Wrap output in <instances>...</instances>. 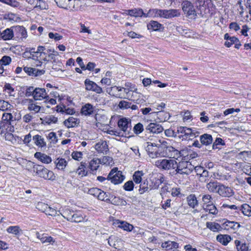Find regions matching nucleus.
I'll use <instances>...</instances> for the list:
<instances>
[{
  "label": "nucleus",
  "instance_id": "1",
  "mask_svg": "<svg viewBox=\"0 0 251 251\" xmlns=\"http://www.w3.org/2000/svg\"><path fill=\"white\" fill-rule=\"evenodd\" d=\"M33 171L39 177L46 180H54L55 176L53 172L49 170L43 166L32 164Z\"/></svg>",
  "mask_w": 251,
  "mask_h": 251
},
{
  "label": "nucleus",
  "instance_id": "2",
  "mask_svg": "<svg viewBox=\"0 0 251 251\" xmlns=\"http://www.w3.org/2000/svg\"><path fill=\"white\" fill-rule=\"evenodd\" d=\"M194 165L187 161H181L176 162V174L188 176L195 170Z\"/></svg>",
  "mask_w": 251,
  "mask_h": 251
},
{
  "label": "nucleus",
  "instance_id": "3",
  "mask_svg": "<svg viewBox=\"0 0 251 251\" xmlns=\"http://www.w3.org/2000/svg\"><path fill=\"white\" fill-rule=\"evenodd\" d=\"M118 126L120 130L123 131L125 137H130L132 136L131 135L132 126L130 119L122 118L118 121Z\"/></svg>",
  "mask_w": 251,
  "mask_h": 251
},
{
  "label": "nucleus",
  "instance_id": "4",
  "mask_svg": "<svg viewBox=\"0 0 251 251\" xmlns=\"http://www.w3.org/2000/svg\"><path fill=\"white\" fill-rule=\"evenodd\" d=\"M125 176L122 175L121 171H118L115 167L111 170L107 176V181L110 180L114 184H118L123 182Z\"/></svg>",
  "mask_w": 251,
  "mask_h": 251
},
{
  "label": "nucleus",
  "instance_id": "5",
  "mask_svg": "<svg viewBox=\"0 0 251 251\" xmlns=\"http://www.w3.org/2000/svg\"><path fill=\"white\" fill-rule=\"evenodd\" d=\"M181 6L182 10L186 16L193 18L197 15L193 4L191 1L187 0H183Z\"/></svg>",
  "mask_w": 251,
  "mask_h": 251
},
{
  "label": "nucleus",
  "instance_id": "6",
  "mask_svg": "<svg viewBox=\"0 0 251 251\" xmlns=\"http://www.w3.org/2000/svg\"><path fill=\"white\" fill-rule=\"evenodd\" d=\"M155 164L158 168L168 170L176 168V161L174 159H159L155 161Z\"/></svg>",
  "mask_w": 251,
  "mask_h": 251
},
{
  "label": "nucleus",
  "instance_id": "7",
  "mask_svg": "<svg viewBox=\"0 0 251 251\" xmlns=\"http://www.w3.org/2000/svg\"><path fill=\"white\" fill-rule=\"evenodd\" d=\"M1 121L7 128L12 126V128L13 129V124L16 121V118L11 113L4 112L2 115Z\"/></svg>",
  "mask_w": 251,
  "mask_h": 251
},
{
  "label": "nucleus",
  "instance_id": "8",
  "mask_svg": "<svg viewBox=\"0 0 251 251\" xmlns=\"http://www.w3.org/2000/svg\"><path fill=\"white\" fill-rule=\"evenodd\" d=\"M84 84L85 89L87 91H92L98 94H100L103 92L102 88L100 86L89 79H85Z\"/></svg>",
  "mask_w": 251,
  "mask_h": 251
},
{
  "label": "nucleus",
  "instance_id": "9",
  "mask_svg": "<svg viewBox=\"0 0 251 251\" xmlns=\"http://www.w3.org/2000/svg\"><path fill=\"white\" fill-rule=\"evenodd\" d=\"M217 193L223 197H230L234 195L233 190L229 187L219 184Z\"/></svg>",
  "mask_w": 251,
  "mask_h": 251
},
{
  "label": "nucleus",
  "instance_id": "10",
  "mask_svg": "<svg viewBox=\"0 0 251 251\" xmlns=\"http://www.w3.org/2000/svg\"><path fill=\"white\" fill-rule=\"evenodd\" d=\"M146 130L150 133L158 134L162 132L164 128L159 124L156 123H151L146 127Z\"/></svg>",
  "mask_w": 251,
  "mask_h": 251
},
{
  "label": "nucleus",
  "instance_id": "11",
  "mask_svg": "<svg viewBox=\"0 0 251 251\" xmlns=\"http://www.w3.org/2000/svg\"><path fill=\"white\" fill-rule=\"evenodd\" d=\"M49 96L46 92L45 89L41 88H35L34 92V100H41L44 99L48 100Z\"/></svg>",
  "mask_w": 251,
  "mask_h": 251
},
{
  "label": "nucleus",
  "instance_id": "12",
  "mask_svg": "<svg viewBox=\"0 0 251 251\" xmlns=\"http://www.w3.org/2000/svg\"><path fill=\"white\" fill-rule=\"evenodd\" d=\"M162 151H164L166 153V156H170L171 158H177L180 155V151L171 146L166 147Z\"/></svg>",
  "mask_w": 251,
  "mask_h": 251
},
{
  "label": "nucleus",
  "instance_id": "13",
  "mask_svg": "<svg viewBox=\"0 0 251 251\" xmlns=\"http://www.w3.org/2000/svg\"><path fill=\"white\" fill-rule=\"evenodd\" d=\"M95 148L99 153L106 154L109 151L108 146L105 141L100 140L97 143Z\"/></svg>",
  "mask_w": 251,
  "mask_h": 251
},
{
  "label": "nucleus",
  "instance_id": "14",
  "mask_svg": "<svg viewBox=\"0 0 251 251\" xmlns=\"http://www.w3.org/2000/svg\"><path fill=\"white\" fill-rule=\"evenodd\" d=\"M112 89L116 92L115 97L121 99L126 98L129 92V89L124 87L114 86Z\"/></svg>",
  "mask_w": 251,
  "mask_h": 251
},
{
  "label": "nucleus",
  "instance_id": "15",
  "mask_svg": "<svg viewBox=\"0 0 251 251\" xmlns=\"http://www.w3.org/2000/svg\"><path fill=\"white\" fill-rule=\"evenodd\" d=\"M34 157L42 163L45 164H49L52 161V159L50 156L40 152H36L34 154Z\"/></svg>",
  "mask_w": 251,
  "mask_h": 251
},
{
  "label": "nucleus",
  "instance_id": "16",
  "mask_svg": "<svg viewBox=\"0 0 251 251\" xmlns=\"http://www.w3.org/2000/svg\"><path fill=\"white\" fill-rule=\"evenodd\" d=\"M36 237L38 238L42 243H49L53 244L54 243L55 240L53 238L49 236H47L46 234H40L38 232L36 233Z\"/></svg>",
  "mask_w": 251,
  "mask_h": 251
},
{
  "label": "nucleus",
  "instance_id": "17",
  "mask_svg": "<svg viewBox=\"0 0 251 251\" xmlns=\"http://www.w3.org/2000/svg\"><path fill=\"white\" fill-rule=\"evenodd\" d=\"M79 123V120L73 117H70L64 122V125L68 128L75 127L77 126Z\"/></svg>",
  "mask_w": 251,
  "mask_h": 251
},
{
  "label": "nucleus",
  "instance_id": "18",
  "mask_svg": "<svg viewBox=\"0 0 251 251\" xmlns=\"http://www.w3.org/2000/svg\"><path fill=\"white\" fill-rule=\"evenodd\" d=\"M200 140L202 145L208 146L213 142V138L211 135L204 134L200 137Z\"/></svg>",
  "mask_w": 251,
  "mask_h": 251
},
{
  "label": "nucleus",
  "instance_id": "19",
  "mask_svg": "<svg viewBox=\"0 0 251 251\" xmlns=\"http://www.w3.org/2000/svg\"><path fill=\"white\" fill-rule=\"evenodd\" d=\"M27 100L28 101L27 105L28 110L33 111L34 113H37L40 111L41 107L37 105L36 103H34L32 99H27Z\"/></svg>",
  "mask_w": 251,
  "mask_h": 251
},
{
  "label": "nucleus",
  "instance_id": "20",
  "mask_svg": "<svg viewBox=\"0 0 251 251\" xmlns=\"http://www.w3.org/2000/svg\"><path fill=\"white\" fill-rule=\"evenodd\" d=\"M94 111V107L90 103H87L82 106L81 113L85 116L92 114Z\"/></svg>",
  "mask_w": 251,
  "mask_h": 251
},
{
  "label": "nucleus",
  "instance_id": "21",
  "mask_svg": "<svg viewBox=\"0 0 251 251\" xmlns=\"http://www.w3.org/2000/svg\"><path fill=\"white\" fill-rule=\"evenodd\" d=\"M161 247L166 250H171L177 249L178 248V244L174 241H168L163 243Z\"/></svg>",
  "mask_w": 251,
  "mask_h": 251
},
{
  "label": "nucleus",
  "instance_id": "22",
  "mask_svg": "<svg viewBox=\"0 0 251 251\" xmlns=\"http://www.w3.org/2000/svg\"><path fill=\"white\" fill-rule=\"evenodd\" d=\"M166 153L164 151H162V148L158 147V149L155 150L151 153L148 154L149 156L152 158H156L159 157L166 156Z\"/></svg>",
  "mask_w": 251,
  "mask_h": 251
},
{
  "label": "nucleus",
  "instance_id": "23",
  "mask_svg": "<svg viewBox=\"0 0 251 251\" xmlns=\"http://www.w3.org/2000/svg\"><path fill=\"white\" fill-rule=\"evenodd\" d=\"M206 227L213 232L221 231L223 226L222 227L220 224L215 222H208L206 224Z\"/></svg>",
  "mask_w": 251,
  "mask_h": 251
},
{
  "label": "nucleus",
  "instance_id": "24",
  "mask_svg": "<svg viewBox=\"0 0 251 251\" xmlns=\"http://www.w3.org/2000/svg\"><path fill=\"white\" fill-rule=\"evenodd\" d=\"M223 228H231L234 230L238 229L240 227V225L237 222H231L226 220L222 225Z\"/></svg>",
  "mask_w": 251,
  "mask_h": 251
},
{
  "label": "nucleus",
  "instance_id": "25",
  "mask_svg": "<svg viewBox=\"0 0 251 251\" xmlns=\"http://www.w3.org/2000/svg\"><path fill=\"white\" fill-rule=\"evenodd\" d=\"M34 144L38 147L43 148L46 146V143L44 139L39 135H36L33 137Z\"/></svg>",
  "mask_w": 251,
  "mask_h": 251
},
{
  "label": "nucleus",
  "instance_id": "26",
  "mask_svg": "<svg viewBox=\"0 0 251 251\" xmlns=\"http://www.w3.org/2000/svg\"><path fill=\"white\" fill-rule=\"evenodd\" d=\"M165 9H152L149 11V14L154 17L165 18Z\"/></svg>",
  "mask_w": 251,
  "mask_h": 251
},
{
  "label": "nucleus",
  "instance_id": "27",
  "mask_svg": "<svg viewBox=\"0 0 251 251\" xmlns=\"http://www.w3.org/2000/svg\"><path fill=\"white\" fill-rule=\"evenodd\" d=\"M101 164L100 159L94 158L89 162V168L92 171H97Z\"/></svg>",
  "mask_w": 251,
  "mask_h": 251
},
{
  "label": "nucleus",
  "instance_id": "28",
  "mask_svg": "<svg viewBox=\"0 0 251 251\" xmlns=\"http://www.w3.org/2000/svg\"><path fill=\"white\" fill-rule=\"evenodd\" d=\"M0 35L4 40H10L14 36L13 31L11 28H7L1 33Z\"/></svg>",
  "mask_w": 251,
  "mask_h": 251
},
{
  "label": "nucleus",
  "instance_id": "29",
  "mask_svg": "<svg viewBox=\"0 0 251 251\" xmlns=\"http://www.w3.org/2000/svg\"><path fill=\"white\" fill-rule=\"evenodd\" d=\"M76 173L80 177L87 176L88 172L86 169V163L81 162L78 168L76 169Z\"/></svg>",
  "mask_w": 251,
  "mask_h": 251
},
{
  "label": "nucleus",
  "instance_id": "30",
  "mask_svg": "<svg viewBox=\"0 0 251 251\" xmlns=\"http://www.w3.org/2000/svg\"><path fill=\"white\" fill-rule=\"evenodd\" d=\"M74 212L75 211L68 208L63 210L62 212L58 211L59 214L61 215L65 219L69 221L72 220V215H73Z\"/></svg>",
  "mask_w": 251,
  "mask_h": 251
},
{
  "label": "nucleus",
  "instance_id": "31",
  "mask_svg": "<svg viewBox=\"0 0 251 251\" xmlns=\"http://www.w3.org/2000/svg\"><path fill=\"white\" fill-rule=\"evenodd\" d=\"M128 14L131 16H134L135 17H142L144 16L145 17H147V15L144 14L143 11L141 9H134L131 10H128L127 11Z\"/></svg>",
  "mask_w": 251,
  "mask_h": 251
},
{
  "label": "nucleus",
  "instance_id": "32",
  "mask_svg": "<svg viewBox=\"0 0 251 251\" xmlns=\"http://www.w3.org/2000/svg\"><path fill=\"white\" fill-rule=\"evenodd\" d=\"M162 25L157 21H151L148 25L147 27L149 30L157 31L161 29Z\"/></svg>",
  "mask_w": 251,
  "mask_h": 251
},
{
  "label": "nucleus",
  "instance_id": "33",
  "mask_svg": "<svg viewBox=\"0 0 251 251\" xmlns=\"http://www.w3.org/2000/svg\"><path fill=\"white\" fill-rule=\"evenodd\" d=\"M231 237L228 235L220 234L217 236V240L223 245H226L231 241Z\"/></svg>",
  "mask_w": 251,
  "mask_h": 251
},
{
  "label": "nucleus",
  "instance_id": "34",
  "mask_svg": "<svg viewBox=\"0 0 251 251\" xmlns=\"http://www.w3.org/2000/svg\"><path fill=\"white\" fill-rule=\"evenodd\" d=\"M165 19H171L179 16L180 13L177 9L166 10L165 13Z\"/></svg>",
  "mask_w": 251,
  "mask_h": 251
},
{
  "label": "nucleus",
  "instance_id": "35",
  "mask_svg": "<svg viewBox=\"0 0 251 251\" xmlns=\"http://www.w3.org/2000/svg\"><path fill=\"white\" fill-rule=\"evenodd\" d=\"M238 210H241L244 215L251 216V207L247 203H244L240 207H238Z\"/></svg>",
  "mask_w": 251,
  "mask_h": 251
},
{
  "label": "nucleus",
  "instance_id": "36",
  "mask_svg": "<svg viewBox=\"0 0 251 251\" xmlns=\"http://www.w3.org/2000/svg\"><path fill=\"white\" fill-rule=\"evenodd\" d=\"M117 224L119 227L127 231H131L133 228V226L132 225L126 222L119 221L117 222Z\"/></svg>",
  "mask_w": 251,
  "mask_h": 251
},
{
  "label": "nucleus",
  "instance_id": "37",
  "mask_svg": "<svg viewBox=\"0 0 251 251\" xmlns=\"http://www.w3.org/2000/svg\"><path fill=\"white\" fill-rule=\"evenodd\" d=\"M144 173L142 171H135L132 176L133 179L135 183L139 184L142 181V177L144 176Z\"/></svg>",
  "mask_w": 251,
  "mask_h": 251
},
{
  "label": "nucleus",
  "instance_id": "38",
  "mask_svg": "<svg viewBox=\"0 0 251 251\" xmlns=\"http://www.w3.org/2000/svg\"><path fill=\"white\" fill-rule=\"evenodd\" d=\"M219 184L217 182H210L206 185V188L209 191L213 193H217V190L219 189Z\"/></svg>",
  "mask_w": 251,
  "mask_h": 251
},
{
  "label": "nucleus",
  "instance_id": "39",
  "mask_svg": "<svg viewBox=\"0 0 251 251\" xmlns=\"http://www.w3.org/2000/svg\"><path fill=\"white\" fill-rule=\"evenodd\" d=\"M56 168L61 170H63L67 164V162L64 158H58L55 161Z\"/></svg>",
  "mask_w": 251,
  "mask_h": 251
},
{
  "label": "nucleus",
  "instance_id": "40",
  "mask_svg": "<svg viewBox=\"0 0 251 251\" xmlns=\"http://www.w3.org/2000/svg\"><path fill=\"white\" fill-rule=\"evenodd\" d=\"M13 108V106L8 101L0 100V110L1 111H8Z\"/></svg>",
  "mask_w": 251,
  "mask_h": 251
},
{
  "label": "nucleus",
  "instance_id": "41",
  "mask_svg": "<svg viewBox=\"0 0 251 251\" xmlns=\"http://www.w3.org/2000/svg\"><path fill=\"white\" fill-rule=\"evenodd\" d=\"M203 208L205 211H208L210 214L216 215L218 213L216 206L213 203L206 204L205 206H203Z\"/></svg>",
  "mask_w": 251,
  "mask_h": 251
},
{
  "label": "nucleus",
  "instance_id": "42",
  "mask_svg": "<svg viewBox=\"0 0 251 251\" xmlns=\"http://www.w3.org/2000/svg\"><path fill=\"white\" fill-rule=\"evenodd\" d=\"M235 244L238 251H247L248 250V247L245 243L236 240L235 241Z\"/></svg>",
  "mask_w": 251,
  "mask_h": 251
},
{
  "label": "nucleus",
  "instance_id": "43",
  "mask_svg": "<svg viewBox=\"0 0 251 251\" xmlns=\"http://www.w3.org/2000/svg\"><path fill=\"white\" fill-rule=\"evenodd\" d=\"M74 11L82 10L84 8V3L81 0H74Z\"/></svg>",
  "mask_w": 251,
  "mask_h": 251
},
{
  "label": "nucleus",
  "instance_id": "44",
  "mask_svg": "<svg viewBox=\"0 0 251 251\" xmlns=\"http://www.w3.org/2000/svg\"><path fill=\"white\" fill-rule=\"evenodd\" d=\"M195 171L196 172H198L199 171H202L201 174H200V180L201 181H205V179H202L203 177H206L208 176V172L206 170H204L203 168L200 166H197L195 168Z\"/></svg>",
  "mask_w": 251,
  "mask_h": 251
},
{
  "label": "nucleus",
  "instance_id": "45",
  "mask_svg": "<svg viewBox=\"0 0 251 251\" xmlns=\"http://www.w3.org/2000/svg\"><path fill=\"white\" fill-rule=\"evenodd\" d=\"M84 220L83 217L82 215L77 212H74L72 215V220H70L71 222L79 223L82 222Z\"/></svg>",
  "mask_w": 251,
  "mask_h": 251
},
{
  "label": "nucleus",
  "instance_id": "46",
  "mask_svg": "<svg viewBox=\"0 0 251 251\" xmlns=\"http://www.w3.org/2000/svg\"><path fill=\"white\" fill-rule=\"evenodd\" d=\"M187 201L188 205L192 208L195 207V206L198 204V201L196 197L194 195L189 196L187 197Z\"/></svg>",
  "mask_w": 251,
  "mask_h": 251
},
{
  "label": "nucleus",
  "instance_id": "47",
  "mask_svg": "<svg viewBox=\"0 0 251 251\" xmlns=\"http://www.w3.org/2000/svg\"><path fill=\"white\" fill-rule=\"evenodd\" d=\"M140 185V188L139 189V191L140 194H143L145 192L148 191L149 189V187L148 186V181L147 179H146L143 181V182H141Z\"/></svg>",
  "mask_w": 251,
  "mask_h": 251
},
{
  "label": "nucleus",
  "instance_id": "48",
  "mask_svg": "<svg viewBox=\"0 0 251 251\" xmlns=\"http://www.w3.org/2000/svg\"><path fill=\"white\" fill-rule=\"evenodd\" d=\"M43 121L48 125L55 124L57 122V118L53 115H49L44 118Z\"/></svg>",
  "mask_w": 251,
  "mask_h": 251
},
{
  "label": "nucleus",
  "instance_id": "49",
  "mask_svg": "<svg viewBox=\"0 0 251 251\" xmlns=\"http://www.w3.org/2000/svg\"><path fill=\"white\" fill-rule=\"evenodd\" d=\"M21 230L19 226H10L6 229V231L9 233H12L15 235L19 234Z\"/></svg>",
  "mask_w": 251,
  "mask_h": 251
},
{
  "label": "nucleus",
  "instance_id": "50",
  "mask_svg": "<svg viewBox=\"0 0 251 251\" xmlns=\"http://www.w3.org/2000/svg\"><path fill=\"white\" fill-rule=\"evenodd\" d=\"M147 143L148 145L146 147V151L148 152V154L156 150V149L154 148V147H159L158 146V144L155 143L148 142Z\"/></svg>",
  "mask_w": 251,
  "mask_h": 251
},
{
  "label": "nucleus",
  "instance_id": "51",
  "mask_svg": "<svg viewBox=\"0 0 251 251\" xmlns=\"http://www.w3.org/2000/svg\"><path fill=\"white\" fill-rule=\"evenodd\" d=\"M48 53H49V58L50 59L52 60L53 62H55L56 59V57L59 55L58 52L56 51H55L54 50H48Z\"/></svg>",
  "mask_w": 251,
  "mask_h": 251
},
{
  "label": "nucleus",
  "instance_id": "52",
  "mask_svg": "<svg viewBox=\"0 0 251 251\" xmlns=\"http://www.w3.org/2000/svg\"><path fill=\"white\" fill-rule=\"evenodd\" d=\"M58 211H57L56 209L49 206L45 213L49 216H55L56 215H59V213L58 214Z\"/></svg>",
  "mask_w": 251,
  "mask_h": 251
},
{
  "label": "nucleus",
  "instance_id": "53",
  "mask_svg": "<svg viewBox=\"0 0 251 251\" xmlns=\"http://www.w3.org/2000/svg\"><path fill=\"white\" fill-rule=\"evenodd\" d=\"M144 130L143 125L139 123L136 124L133 127L134 132L136 134L141 133Z\"/></svg>",
  "mask_w": 251,
  "mask_h": 251
},
{
  "label": "nucleus",
  "instance_id": "54",
  "mask_svg": "<svg viewBox=\"0 0 251 251\" xmlns=\"http://www.w3.org/2000/svg\"><path fill=\"white\" fill-rule=\"evenodd\" d=\"M4 3L13 7H18L20 6V3L16 0H4Z\"/></svg>",
  "mask_w": 251,
  "mask_h": 251
},
{
  "label": "nucleus",
  "instance_id": "55",
  "mask_svg": "<svg viewBox=\"0 0 251 251\" xmlns=\"http://www.w3.org/2000/svg\"><path fill=\"white\" fill-rule=\"evenodd\" d=\"M49 205L42 202H39L36 205V208L40 211L45 213L46 210L48 209Z\"/></svg>",
  "mask_w": 251,
  "mask_h": 251
},
{
  "label": "nucleus",
  "instance_id": "56",
  "mask_svg": "<svg viewBox=\"0 0 251 251\" xmlns=\"http://www.w3.org/2000/svg\"><path fill=\"white\" fill-rule=\"evenodd\" d=\"M11 62V58L10 56H3L1 59L0 60V63L4 66H6L9 65Z\"/></svg>",
  "mask_w": 251,
  "mask_h": 251
},
{
  "label": "nucleus",
  "instance_id": "57",
  "mask_svg": "<svg viewBox=\"0 0 251 251\" xmlns=\"http://www.w3.org/2000/svg\"><path fill=\"white\" fill-rule=\"evenodd\" d=\"M212 197L209 194L204 195L202 196V201L203 202V206H205L206 204H210Z\"/></svg>",
  "mask_w": 251,
  "mask_h": 251
},
{
  "label": "nucleus",
  "instance_id": "58",
  "mask_svg": "<svg viewBox=\"0 0 251 251\" xmlns=\"http://www.w3.org/2000/svg\"><path fill=\"white\" fill-rule=\"evenodd\" d=\"M131 103L126 101V100H121L120 101L118 106L121 109H127L130 107Z\"/></svg>",
  "mask_w": 251,
  "mask_h": 251
},
{
  "label": "nucleus",
  "instance_id": "59",
  "mask_svg": "<svg viewBox=\"0 0 251 251\" xmlns=\"http://www.w3.org/2000/svg\"><path fill=\"white\" fill-rule=\"evenodd\" d=\"M133 187L134 183L131 180H129L126 182L124 185V189L128 191H132L133 189Z\"/></svg>",
  "mask_w": 251,
  "mask_h": 251
},
{
  "label": "nucleus",
  "instance_id": "60",
  "mask_svg": "<svg viewBox=\"0 0 251 251\" xmlns=\"http://www.w3.org/2000/svg\"><path fill=\"white\" fill-rule=\"evenodd\" d=\"M48 5L44 1L41 0H38V4L36 5L35 8H38L40 10L47 9Z\"/></svg>",
  "mask_w": 251,
  "mask_h": 251
},
{
  "label": "nucleus",
  "instance_id": "61",
  "mask_svg": "<svg viewBox=\"0 0 251 251\" xmlns=\"http://www.w3.org/2000/svg\"><path fill=\"white\" fill-rule=\"evenodd\" d=\"M101 164L109 165L112 162V158L109 156H103L100 159Z\"/></svg>",
  "mask_w": 251,
  "mask_h": 251
},
{
  "label": "nucleus",
  "instance_id": "62",
  "mask_svg": "<svg viewBox=\"0 0 251 251\" xmlns=\"http://www.w3.org/2000/svg\"><path fill=\"white\" fill-rule=\"evenodd\" d=\"M97 198L100 201H107V200H110V199L108 198L107 194L105 192L101 190L100 192V194H99Z\"/></svg>",
  "mask_w": 251,
  "mask_h": 251
},
{
  "label": "nucleus",
  "instance_id": "63",
  "mask_svg": "<svg viewBox=\"0 0 251 251\" xmlns=\"http://www.w3.org/2000/svg\"><path fill=\"white\" fill-rule=\"evenodd\" d=\"M35 68L28 67H25L24 68V71L27 74L29 75L34 76L35 73Z\"/></svg>",
  "mask_w": 251,
  "mask_h": 251
},
{
  "label": "nucleus",
  "instance_id": "64",
  "mask_svg": "<svg viewBox=\"0 0 251 251\" xmlns=\"http://www.w3.org/2000/svg\"><path fill=\"white\" fill-rule=\"evenodd\" d=\"M49 37L50 39H53L55 41H59L63 38V36L57 33L50 32L49 33Z\"/></svg>",
  "mask_w": 251,
  "mask_h": 251
}]
</instances>
